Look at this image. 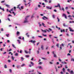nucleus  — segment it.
<instances>
[{
	"label": "nucleus",
	"instance_id": "19",
	"mask_svg": "<svg viewBox=\"0 0 74 74\" xmlns=\"http://www.w3.org/2000/svg\"><path fill=\"white\" fill-rule=\"evenodd\" d=\"M57 19L58 20V22H60V19L59 18V17H57Z\"/></svg>",
	"mask_w": 74,
	"mask_h": 74
},
{
	"label": "nucleus",
	"instance_id": "1",
	"mask_svg": "<svg viewBox=\"0 0 74 74\" xmlns=\"http://www.w3.org/2000/svg\"><path fill=\"white\" fill-rule=\"evenodd\" d=\"M29 42H32V43L34 44V43H35L36 42V41L35 40L33 41L32 40H30L29 41Z\"/></svg>",
	"mask_w": 74,
	"mask_h": 74
},
{
	"label": "nucleus",
	"instance_id": "27",
	"mask_svg": "<svg viewBox=\"0 0 74 74\" xmlns=\"http://www.w3.org/2000/svg\"><path fill=\"white\" fill-rule=\"evenodd\" d=\"M17 68H21V67H20L19 65H17Z\"/></svg>",
	"mask_w": 74,
	"mask_h": 74
},
{
	"label": "nucleus",
	"instance_id": "44",
	"mask_svg": "<svg viewBox=\"0 0 74 74\" xmlns=\"http://www.w3.org/2000/svg\"><path fill=\"white\" fill-rule=\"evenodd\" d=\"M12 59H13V60H14V58L13 57V56H12Z\"/></svg>",
	"mask_w": 74,
	"mask_h": 74
},
{
	"label": "nucleus",
	"instance_id": "21",
	"mask_svg": "<svg viewBox=\"0 0 74 74\" xmlns=\"http://www.w3.org/2000/svg\"><path fill=\"white\" fill-rule=\"evenodd\" d=\"M17 41H18V43L19 44H21V42L20 41V40H17Z\"/></svg>",
	"mask_w": 74,
	"mask_h": 74
},
{
	"label": "nucleus",
	"instance_id": "8",
	"mask_svg": "<svg viewBox=\"0 0 74 74\" xmlns=\"http://www.w3.org/2000/svg\"><path fill=\"white\" fill-rule=\"evenodd\" d=\"M12 46L14 47V48H15V49H16V47L15 46V45H14V44H12Z\"/></svg>",
	"mask_w": 74,
	"mask_h": 74
},
{
	"label": "nucleus",
	"instance_id": "43",
	"mask_svg": "<svg viewBox=\"0 0 74 74\" xmlns=\"http://www.w3.org/2000/svg\"><path fill=\"white\" fill-rule=\"evenodd\" d=\"M42 64V62H40L39 63V64Z\"/></svg>",
	"mask_w": 74,
	"mask_h": 74
},
{
	"label": "nucleus",
	"instance_id": "51",
	"mask_svg": "<svg viewBox=\"0 0 74 74\" xmlns=\"http://www.w3.org/2000/svg\"><path fill=\"white\" fill-rule=\"evenodd\" d=\"M21 9H23V6H22L21 7Z\"/></svg>",
	"mask_w": 74,
	"mask_h": 74
},
{
	"label": "nucleus",
	"instance_id": "10",
	"mask_svg": "<svg viewBox=\"0 0 74 74\" xmlns=\"http://www.w3.org/2000/svg\"><path fill=\"white\" fill-rule=\"evenodd\" d=\"M28 34V33H27L25 34V35L27 37H29V35Z\"/></svg>",
	"mask_w": 74,
	"mask_h": 74
},
{
	"label": "nucleus",
	"instance_id": "45",
	"mask_svg": "<svg viewBox=\"0 0 74 74\" xmlns=\"http://www.w3.org/2000/svg\"><path fill=\"white\" fill-rule=\"evenodd\" d=\"M26 57V58H29V56H28V55H26L25 56Z\"/></svg>",
	"mask_w": 74,
	"mask_h": 74
},
{
	"label": "nucleus",
	"instance_id": "58",
	"mask_svg": "<svg viewBox=\"0 0 74 74\" xmlns=\"http://www.w3.org/2000/svg\"><path fill=\"white\" fill-rule=\"evenodd\" d=\"M56 45L57 47H59V44H57Z\"/></svg>",
	"mask_w": 74,
	"mask_h": 74
},
{
	"label": "nucleus",
	"instance_id": "16",
	"mask_svg": "<svg viewBox=\"0 0 74 74\" xmlns=\"http://www.w3.org/2000/svg\"><path fill=\"white\" fill-rule=\"evenodd\" d=\"M4 67L5 69H7V65H5H5Z\"/></svg>",
	"mask_w": 74,
	"mask_h": 74
},
{
	"label": "nucleus",
	"instance_id": "53",
	"mask_svg": "<svg viewBox=\"0 0 74 74\" xmlns=\"http://www.w3.org/2000/svg\"><path fill=\"white\" fill-rule=\"evenodd\" d=\"M24 60V59H23V57L21 58V60Z\"/></svg>",
	"mask_w": 74,
	"mask_h": 74
},
{
	"label": "nucleus",
	"instance_id": "37",
	"mask_svg": "<svg viewBox=\"0 0 74 74\" xmlns=\"http://www.w3.org/2000/svg\"><path fill=\"white\" fill-rule=\"evenodd\" d=\"M9 71L10 72V73H11V72H12V70H11V69H10Z\"/></svg>",
	"mask_w": 74,
	"mask_h": 74
},
{
	"label": "nucleus",
	"instance_id": "4",
	"mask_svg": "<svg viewBox=\"0 0 74 74\" xmlns=\"http://www.w3.org/2000/svg\"><path fill=\"white\" fill-rule=\"evenodd\" d=\"M61 29V33H63V32H65V29H63L62 30V29Z\"/></svg>",
	"mask_w": 74,
	"mask_h": 74
},
{
	"label": "nucleus",
	"instance_id": "29",
	"mask_svg": "<svg viewBox=\"0 0 74 74\" xmlns=\"http://www.w3.org/2000/svg\"><path fill=\"white\" fill-rule=\"evenodd\" d=\"M12 13H13V14H14V16H15V15H16V14H15V12H12Z\"/></svg>",
	"mask_w": 74,
	"mask_h": 74
},
{
	"label": "nucleus",
	"instance_id": "28",
	"mask_svg": "<svg viewBox=\"0 0 74 74\" xmlns=\"http://www.w3.org/2000/svg\"><path fill=\"white\" fill-rule=\"evenodd\" d=\"M38 69H41V68H42V67H41V66H38Z\"/></svg>",
	"mask_w": 74,
	"mask_h": 74
},
{
	"label": "nucleus",
	"instance_id": "18",
	"mask_svg": "<svg viewBox=\"0 0 74 74\" xmlns=\"http://www.w3.org/2000/svg\"><path fill=\"white\" fill-rule=\"evenodd\" d=\"M57 5L58 6V7L60 8V4L59 3H58L57 4Z\"/></svg>",
	"mask_w": 74,
	"mask_h": 74
},
{
	"label": "nucleus",
	"instance_id": "12",
	"mask_svg": "<svg viewBox=\"0 0 74 74\" xmlns=\"http://www.w3.org/2000/svg\"><path fill=\"white\" fill-rule=\"evenodd\" d=\"M5 6L8 8H10V5H6Z\"/></svg>",
	"mask_w": 74,
	"mask_h": 74
},
{
	"label": "nucleus",
	"instance_id": "41",
	"mask_svg": "<svg viewBox=\"0 0 74 74\" xmlns=\"http://www.w3.org/2000/svg\"><path fill=\"white\" fill-rule=\"evenodd\" d=\"M68 17H69V18H71V15H69L68 16Z\"/></svg>",
	"mask_w": 74,
	"mask_h": 74
},
{
	"label": "nucleus",
	"instance_id": "61",
	"mask_svg": "<svg viewBox=\"0 0 74 74\" xmlns=\"http://www.w3.org/2000/svg\"><path fill=\"white\" fill-rule=\"evenodd\" d=\"M68 7H65V9H66V10H67V9H68Z\"/></svg>",
	"mask_w": 74,
	"mask_h": 74
},
{
	"label": "nucleus",
	"instance_id": "39",
	"mask_svg": "<svg viewBox=\"0 0 74 74\" xmlns=\"http://www.w3.org/2000/svg\"><path fill=\"white\" fill-rule=\"evenodd\" d=\"M38 37H39L40 38H42V36H38Z\"/></svg>",
	"mask_w": 74,
	"mask_h": 74
},
{
	"label": "nucleus",
	"instance_id": "38",
	"mask_svg": "<svg viewBox=\"0 0 74 74\" xmlns=\"http://www.w3.org/2000/svg\"><path fill=\"white\" fill-rule=\"evenodd\" d=\"M42 36H45V37H47V35H44V34H42Z\"/></svg>",
	"mask_w": 74,
	"mask_h": 74
},
{
	"label": "nucleus",
	"instance_id": "42",
	"mask_svg": "<svg viewBox=\"0 0 74 74\" xmlns=\"http://www.w3.org/2000/svg\"><path fill=\"white\" fill-rule=\"evenodd\" d=\"M49 63L51 64H53V63L51 62H49Z\"/></svg>",
	"mask_w": 74,
	"mask_h": 74
},
{
	"label": "nucleus",
	"instance_id": "5",
	"mask_svg": "<svg viewBox=\"0 0 74 74\" xmlns=\"http://www.w3.org/2000/svg\"><path fill=\"white\" fill-rule=\"evenodd\" d=\"M20 5H21L20 4H19V5H18V6L17 7V8H19V10H21V8H20L19 7V6H20Z\"/></svg>",
	"mask_w": 74,
	"mask_h": 74
},
{
	"label": "nucleus",
	"instance_id": "17",
	"mask_svg": "<svg viewBox=\"0 0 74 74\" xmlns=\"http://www.w3.org/2000/svg\"><path fill=\"white\" fill-rule=\"evenodd\" d=\"M27 22H29V21H28L27 20H25V21H24V23H27Z\"/></svg>",
	"mask_w": 74,
	"mask_h": 74
},
{
	"label": "nucleus",
	"instance_id": "34",
	"mask_svg": "<svg viewBox=\"0 0 74 74\" xmlns=\"http://www.w3.org/2000/svg\"><path fill=\"white\" fill-rule=\"evenodd\" d=\"M42 59H43L44 60H47V59L45 58H42Z\"/></svg>",
	"mask_w": 74,
	"mask_h": 74
},
{
	"label": "nucleus",
	"instance_id": "60",
	"mask_svg": "<svg viewBox=\"0 0 74 74\" xmlns=\"http://www.w3.org/2000/svg\"><path fill=\"white\" fill-rule=\"evenodd\" d=\"M48 24H49V25H51V23H49V22H48Z\"/></svg>",
	"mask_w": 74,
	"mask_h": 74
},
{
	"label": "nucleus",
	"instance_id": "49",
	"mask_svg": "<svg viewBox=\"0 0 74 74\" xmlns=\"http://www.w3.org/2000/svg\"><path fill=\"white\" fill-rule=\"evenodd\" d=\"M45 1L46 3H47L48 1H47V0H45Z\"/></svg>",
	"mask_w": 74,
	"mask_h": 74
},
{
	"label": "nucleus",
	"instance_id": "26",
	"mask_svg": "<svg viewBox=\"0 0 74 74\" xmlns=\"http://www.w3.org/2000/svg\"><path fill=\"white\" fill-rule=\"evenodd\" d=\"M9 34H6V36H7V37H9Z\"/></svg>",
	"mask_w": 74,
	"mask_h": 74
},
{
	"label": "nucleus",
	"instance_id": "40",
	"mask_svg": "<svg viewBox=\"0 0 74 74\" xmlns=\"http://www.w3.org/2000/svg\"><path fill=\"white\" fill-rule=\"evenodd\" d=\"M71 61H73V62H74V59L71 58Z\"/></svg>",
	"mask_w": 74,
	"mask_h": 74
},
{
	"label": "nucleus",
	"instance_id": "56",
	"mask_svg": "<svg viewBox=\"0 0 74 74\" xmlns=\"http://www.w3.org/2000/svg\"><path fill=\"white\" fill-rule=\"evenodd\" d=\"M68 56H70L71 55L70 54L68 53L67 54Z\"/></svg>",
	"mask_w": 74,
	"mask_h": 74
},
{
	"label": "nucleus",
	"instance_id": "23",
	"mask_svg": "<svg viewBox=\"0 0 74 74\" xmlns=\"http://www.w3.org/2000/svg\"><path fill=\"white\" fill-rule=\"evenodd\" d=\"M15 55L16 56H19V55L18 54L16 53Z\"/></svg>",
	"mask_w": 74,
	"mask_h": 74
},
{
	"label": "nucleus",
	"instance_id": "11",
	"mask_svg": "<svg viewBox=\"0 0 74 74\" xmlns=\"http://www.w3.org/2000/svg\"><path fill=\"white\" fill-rule=\"evenodd\" d=\"M30 64H32L33 66H34V63H33V62H31Z\"/></svg>",
	"mask_w": 74,
	"mask_h": 74
},
{
	"label": "nucleus",
	"instance_id": "62",
	"mask_svg": "<svg viewBox=\"0 0 74 74\" xmlns=\"http://www.w3.org/2000/svg\"><path fill=\"white\" fill-rule=\"evenodd\" d=\"M65 67L66 69H67V68H68V67H67V66L66 65L65 66Z\"/></svg>",
	"mask_w": 74,
	"mask_h": 74
},
{
	"label": "nucleus",
	"instance_id": "33",
	"mask_svg": "<svg viewBox=\"0 0 74 74\" xmlns=\"http://www.w3.org/2000/svg\"><path fill=\"white\" fill-rule=\"evenodd\" d=\"M54 58H56V55L55 54H54Z\"/></svg>",
	"mask_w": 74,
	"mask_h": 74
},
{
	"label": "nucleus",
	"instance_id": "47",
	"mask_svg": "<svg viewBox=\"0 0 74 74\" xmlns=\"http://www.w3.org/2000/svg\"><path fill=\"white\" fill-rule=\"evenodd\" d=\"M34 14L32 15V16H31V18H34Z\"/></svg>",
	"mask_w": 74,
	"mask_h": 74
},
{
	"label": "nucleus",
	"instance_id": "35",
	"mask_svg": "<svg viewBox=\"0 0 74 74\" xmlns=\"http://www.w3.org/2000/svg\"><path fill=\"white\" fill-rule=\"evenodd\" d=\"M62 10H63V11L64 12V11H65V10H64V8H63L62 7Z\"/></svg>",
	"mask_w": 74,
	"mask_h": 74
},
{
	"label": "nucleus",
	"instance_id": "63",
	"mask_svg": "<svg viewBox=\"0 0 74 74\" xmlns=\"http://www.w3.org/2000/svg\"><path fill=\"white\" fill-rule=\"evenodd\" d=\"M29 66L30 67H32V65H31V64H30L29 65Z\"/></svg>",
	"mask_w": 74,
	"mask_h": 74
},
{
	"label": "nucleus",
	"instance_id": "36",
	"mask_svg": "<svg viewBox=\"0 0 74 74\" xmlns=\"http://www.w3.org/2000/svg\"><path fill=\"white\" fill-rule=\"evenodd\" d=\"M49 30H50V31H52V30L50 28H49Z\"/></svg>",
	"mask_w": 74,
	"mask_h": 74
},
{
	"label": "nucleus",
	"instance_id": "25",
	"mask_svg": "<svg viewBox=\"0 0 74 74\" xmlns=\"http://www.w3.org/2000/svg\"><path fill=\"white\" fill-rule=\"evenodd\" d=\"M53 18H55V16L54 15H53Z\"/></svg>",
	"mask_w": 74,
	"mask_h": 74
},
{
	"label": "nucleus",
	"instance_id": "48",
	"mask_svg": "<svg viewBox=\"0 0 74 74\" xmlns=\"http://www.w3.org/2000/svg\"><path fill=\"white\" fill-rule=\"evenodd\" d=\"M62 70H63V71L64 72V71L65 70V69H64V68H63V69H62Z\"/></svg>",
	"mask_w": 74,
	"mask_h": 74
},
{
	"label": "nucleus",
	"instance_id": "9",
	"mask_svg": "<svg viewBox=\"0 0 74 74\" xmlns=\"http://www.w3.org/2000/svg\"><path fill=\"white\" fill-rule=\"evenodd\" d=\"M41 49H42V50H44V46L42 45H41Z\"/></svg>",
	"mask_w": 74,
	"mask_h": 74
},
{
	"label": "nucleus",
	"instance_id": "20",
	"mask_svg": "<svg viewBox=\"0 0 74 74\" xmlns=\"http://www.w3.org/2000/svg\"><path fill=\"white\" fill-rule=\"evenodd\" d=\"M56 28H57V29H58V30H60V27H58V26H57L56 25Z\"/></svg>",
	"mask_w": 74,
	"mask_h": 74
},
{
	"label": "nucleus",
	"instance_id": "54",
	"mask_svg": "<svg viewBox=\"0 0 74 74\" xmlns=\"http://www.w3.org/2000/svg\"><path fill=\"white\" fill-rule=\"evenodd\" d=\"M63 26L64 27H66V25H65V24H63Z\"/></svg>",
	"mask_w": 74,
	"mask_h": 74
},
{
	"label": "nucleus",
	"instance_id": "30",
	"mask_svg": "<svg viewBox=\"0 0 74 74\" xmlns=\"http://www.w3.org/2000/svg\"><path fill=\"white\" fill-rule=\"evenodd\" d=\"M18 38L19 39H20V40H22V38H21V36H19V37H18Z\"/></svg>",
	"mask_w": 74,
	"mask_h": 74
},
{
	"label": "nucleus",
	"instance_id": "6",
	"mask_svg": "<svg viewBox=\"0 0 74 74\" xmlns=\"http://www.w3.org/2000/svg\"><path fill=\"white\" fill-rule=\"evenodd\" d=\"M63 16H65V18H66V19H67V16H66L65 14H63Z\"/></svg>",
	"mask_w": 74,
	"mask_h": 74
},
{
	"label": "nucleus",
	"instance_id": "55",
	"mask_svg": "<svg viewBox=\"0 0 74 74\" xmlns=\"http://www.w3.org/2000/svg\"><path fill=\"white\" fill-rule=\"evenodd\" d=\"M42 25L43 26H44V25H45V24H44L43 23H42Z\"/></svg>",
	"mask_w": 74,
	"mask_h": 74
},
{
	"label": "nucleus",
	"instance_id": "31",
	"mask_svg": "<svg viewBox=\"0 0 74 74\" xmlns=\"http://www.w3.org/2000/svg\"><path fill=\"white\" fill-rule=\"evenodd\" d=\"M14 11H16V7H14Z\"/></svg>",
	"mask_w": 74,
	"mask_h": 74
},
{
	"label": "nucleus",
	"instance_id": "14",
	"mask_svg": "<svg viewBox=\"0 0 74 74\" xmlns=\"http://www.w3.org/2000/svg\"><path fill=\"white\" fill-rule=\"evenodd\" d=\"M16 34H17V35H19V34H20V33L18 31H17Z\"/></svg>",
	"mask_w": 74,
	"mask_h": 74
},
{
	"label": "nucleus",
	"instance_id": "7",
	"mask_svg": "<svg viewBox=\"0 0 74 74\" xmlns=\"http://www.w3.org/2000/svg\"><path fill=\"white\" fill-rule=\"evenodd\" d=\"M70 73L71 74H74V73L73 72V71L72 70L71 71Z\"/></svg>",
	"mask_w": 74,
	"mask_h": 74
},
{
	"label": "nucleus",
	"instance_id": "22",
	"mask_svg": "<svg viewBox=\"0 0 74 74\" xmlns=\"http://www.w3.org/2000/svg\"><path fill=\"white\" fill-rule=\"evenodd\" d=\"M29 16H27L26 17V18H25V20H26V19H27V18L29 17Z\"/></svg>",
	"mask_w": 74,
	"mask_h": 74
},
{
	"label": "nucleus",
	"instance_id": "59",
	"mask_svg": "<svg viewBox=\"0 0 74 74\" xmlns=\"http://www.w3.org/2000/svg\"><path fill=\"white\" fill-rule=\"evenodd\" d=\"M25 66V64H23L21 66V67H23V66Z\"/></svg>",
	"mask_w": 74,
	"mask_h": 74
},
{
	"label": "nucleus",
	"instance_id": "2",
	"mask_svg": "<svg viewBox=\"0 0 74 74\" xmlns=\"http://www.w3.org/2000/svg\"><path fill=\"white\" fill-rule=\"evenodd\" d=\"M46 8L47 9H49L50 10H52V7H49V6H46Z\"/></svg>",
	"mask_w": 74,
	"mask_h": 74
},
{
	"label": "nucleus",
	"instance_id": "46",
	"mask_svg": "<svg viewBox=\"0 0 74 74\" xmlns=\"http://www.w3.org/2000/svg\"><path fill=\"white\" fill-rule=\"evenodd\" d=\"M23 1L24 3H26V1L25 0H23Z\"/></svg>",
	"mask_w": 74,
	"mask_h": 74
},
{
	"label": "nucleus",
	"instance_id": "3",
	"mask_svg": "<svg viewBox=\"0 0 74 74\" xmlns=\"http://www.w3.org/2000/svg\"><path fill=\"white\" fill-rule=\"evenodd\" d=\"M69 29H70L69 31H70V32H74V30H72V29L71 28V27H69Z\"/></svg>",
	"mask_w": 74,
	"mask_h": 74
},
{
	"label": "nucleus",
	"instance_id": "50",
	"mask_svg": "<svg viewBox=\"0 0 74 74\" xmlns=\"http://www.w3.org/2000/svg\"><path fill=\"white\" fill-rule=\"evenodd\" d=\"M44 18L46 19H48V18L47 17H46L45 16H44Z\"/></svg>",
	"mask_w": 74,
	"mask_h": 74
},
{
	"label": "nucleus",
	"instance_id": "52",
	"mask_svg": "<svg viewBox=\"0 0 74 74\" xmlns=\"http://www.w3.org/2000/svg\"><path fill=\"white\" fill-rule=\"evenodd\" d=\"M45 30H47V31L48 32H50V31L49 30H48L47 29H46Z\"/></svg>",
	"mask_w": 74,
	"mask_h": 74
},
{
	"label": "nucleus",
	"instance_id": "32",
	"mask_svg": "<svg viewBox=\"0 0 74 74\" xmlns=\"http://www.w3.org/2000/svg\"><path fill=\"white\" fill-rule=\"evenodd\" d=\"M25 53H28V52L26 50L25 51Z\"/></svg>",
	"mask_w": 74,
	"mask_h": 74
},
{
	"label": "nucleus",
	"instance_id": "64",
	"mask_svg": "<svg viewBox=\"0 0 74 74\" xmlns=\"http://www.w3.org/2000/svg\"><path fill=\"white\" fill-rule=\"evenodd\" d=\"M60 73H61V74H63V72H62V71H61L60 72Z\"/></svg>",
	"mask_w": 74,
	"mask_h": 74
},
{
	"label": "nucleus",
	"instance_id": "57",
	"mask_svg": "<svg viewBox=\"0 0 74 74\" xmlns=\"http://www.w3.org/2000/svg\"><path fill=\"white\" fill-rule=\"evenodd\" d=\"M40 7H41V6L40 5H38V7H39V8H40Z\"/></svg>",
	"mask_w": 74,
	"mask_h": 74
},
{
	"label": "nucleus",
	"instance_id": "15",
	"mask_svg": "<svg viewBox=\"0 0 74 74\" xmlns=\"http://www.w3.org/2000/svg\"><path fill=\"white\" fill-rule=\"evenodd\" d=\"M62 64H67V63L64 61V62H62Z\"/></svg>",
	"mask_w": 74,
	"mask_h": 74
},
{
	"label": "nucleus",
	"instance_id": "13",
	"mask_svg": "<svg viewBox=\"0 0 74 74\" xmlns=\"http://www.w3.org/2000/svg\"><path fill=\"white\" fill-rule=\"evenodd\" d=\"M42 31L43 32V33H46L47 32V31L46 30H43L42 29Z\"/></svg>",
	"mask_w": 74,
	"mask_h": 74
},
{
	"label": "nucleus",
	"instance_id": "24",
	"mask_svg": "<svg viewBox=\"0 0 74 74\" xmlns=\"http://www.w3.org/2000/svg\"><path fill=\"white\" fill-rule=\"evenodd\" d=\"M8 63H10L11 61V60H8Z\"/></svg>",
	"mask_w": 74,
	"mask_h": 74
}]
</instances>
